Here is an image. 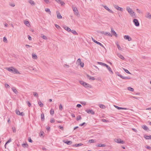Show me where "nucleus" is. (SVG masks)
<instances>
[{
    "label": "nucleus",
    "mask_w": 151,
    "mask_h": 151,
    "mask_svg": "<svg viewBox=\"0 0 151 151\" xmlns=\"http://www.w3.org/2000/svg\"><path fill=\"white\" fill-rule=\"evenodd\" d=\"M79 82L82 85L86 88H88L89 87L90 88H91V86L90 85L85 82L82 81H80Z\"/></svg>",
    "instance_id": "f257e3e1"
},
{
    "label": "nucleus",
    "mask_w": 151,
    "mask_h": 151,
    "mask_svg": "<svg viewBox=\"0 0 151 151\" xmlns=\"http://www.w3.org/2000/svg\"><path fill=\"white\" fill-rule=\"evenodd\" d=\"M126 10L132 16H133L134 15V12L129 7H127L126 8Z\"/></svg>",
    "instance_id": "f03ea898"
},
{
    "label": "nucleus",
    "mask_w": 151,
    "mask_h": 151,
    "mask_svg": "<svg viewBox=\"0 0 151 151\" xmlns=\"http://www.w3.org/2000/svg\"><path fill=\"white\" fill-rule=\"evenodd\" d=\"M114 141L120 144H124L125 143V142L123 140H122L120 139H114Z\"/></svg>",
    "instance_id": "7ed1b4c3"
},
{
    "label": "nucleus",
    "mask_w": 151,
    "mask_h": 151,
    "mask_svg": "<svg viewBox=\"0 0 151 151\" xmlns=\"http://www.w3.org/2000/svg\"><path fill=\"white\" fill-rule=\"evenodd\" d=\"M72 8L73 12L75 13V14L77 16L79 15L77 9L76 7H75L73 6H72Z\"/></svg>",
    "instance_id": "20e7f679"
},
{
    "label": "nucleus",
    "mask_w": 151,
    "mask_h": 151,
    "mask_svg": "<svg viewBox=\"0 0 151 151\" xmlns=\"http://www.w3.org/2000/svg\"><path fill=\"white\" fill-rule=\"evenodd\" d=\"M133 22L135 25L137 27H138L139 25V23L138 20L136 19H134L133 20Z\"/></svg>",
    "instance_id": "39448f33"
},
{
    "label": "nucleus",
    "mask_w": 151,
    "mask_h": 151,
    "mask_svg": "<svg viewBox=\"0 0 151 151\" xmlns=\"http://www.w3.org/2000/svg\"><path fill=\"white\" fill-rule=\"evenodd\" d=\"M86 111L88 114H90L93 115L95 114L94 112L91 109H87L86 110Z\"/></svg>",
    "instance_id": "423d86ee"
},
{
    "label": "nucleus",
    "mask_w": 151,
    "mask_h": 151,
    "mask_svg": "<svg viewBox=\"0 0 151 151\" xmlns=\"http://www.w3.org/2000/svg\"><path fill=\"white\" fill-rule=\"evenodd\" d=\"M114 6V7H115V8L116 9H117V10L120 11L122 12L123 11V8L119 6L118 5H115Z\"/></svg>",
    "instance_id": "0eeeda50"
},
{
    "label": "nucleus",
    "mask_w": 151,
    "mask_h": 151,
    "mask_svg": "<svg viewBox=\"0 0 151 151\" xmlns=\"http://www.w3.org/2000/svg\"><path fill=\"white\" fill-rule=\"evenodd\" d=\"M124 38L127 40H128V41H131L132 40V38L128 35H125L124 37Z\"/></svg>",
    "instance_id": "6e6552de"
},
{
    "label": "nucleus",
    "mask_w": 151,
    "mask_h": 151,
    "mask_svg": "<svg viewBox=\"0 0 151 151\" xmlns=\"http://www.w3.org/2000/svg\"><path fill=\"white\" fill-rule=\"evenodd\" d=\"M111 33L113 35H114L116 37H117V34H116V32L114 30V29L112 27L111 28Z\"/></svg>",
    "instance_id": "1a4fd4ad"
},
{
    "label": "nucleus",
    "mask_w": 151,
    "mask_h": 151,
    "mask_svg": "<svg viewBox=\"0 0 151 151\" xmlns=\"http://www.w3.org/2000/svg\"><path fill=\"white\" fill-rule=\"evenodd\" d=\"M103 7L106 9L110 13H113V11L111 10H110L107 6H104Z\"/></svg>",
    "instance_id": "9d476101"
},
{
    "label": "nucleus",
    "mask_w": 151,
    "mask_h": 151,
    "mask_svg": "<svg viewBox=\"0 0 151 151\" xmlns=\"http://www.w3.org/2000/svg\"><path fill=\"white\" fill-rule=\"evenodd\" d=\"M57 18L58 19L62 18V16H61L59 12L57 11L56 12Z\"/></svg>",
    "instance_id": "9b49d317"
},
{
    "label": "nucleus",
    "mask_w": 151,
    "mask_h": 151,
    "mask_svg": "<svg viewBox=\"0 0 151 151\" xmlns=\"http://www.w3.org/2000/svg\"><path fill=\"white\" fill-rule=\"evenodd\" d=\"M63 28L66 31H67L68 32H70L71 31V30L70 28L66 26H64L63 27Z\"/></svg>",
    "instance_id": "f8f14e48"
},
{
    "label": "nucleus",
    "mask_w": 151,
    "mask_h": 151,
    "mask_svg": "<svg viewBox=\"0 0 151 151\" xmlns=\"http://www.w3.org/2000/svg\"><path fill=\"white\" fill-rule=\"evenodd\" d=\"M63 142L66 144L68 145H70L72 144V142L71 141H68V140H64L63 141Z\"/></svg>",
    "instance_id": "ddd939ff"
},
{
    "label": "nucleus",
    "mask_w": 151,
    "mask_h": 151,
    "mask_svg": "<svg viewBox=\"0 0 151 151\" xmlns=\"http://www.w3.org/2000/svg\"><path fill=\"white\" fill-rule=\"evenodd\" d=\"M13 71L12 72L14 73H16L17 74H20V73L18 71V70L16 68H13Z\"/></svg>",
    "instance_id": "4468645a"
},
{
    "label": "nucleus",
    "mask_w": 151,
    "mask_h": 151,
    "mask_svg": "<svg viewBox=\"0 0 151 151\" xmlns=\"http://www.w3.org/2000/svg\"><path fill=\"white\" fill-rule=\"evenodd\" d=\"M120 77L124 79H130L131 78L130 77H124L122 75H120Z\"/></svg>",
    "instance_id": "2eb2a0df"
},
{
    "label": "nucleus",
    "mask_w": 151,
    "mask_h": 151,
    "mask_svg": "<svg viewBox=\"0 0 151 151\" xmlns=\"http://www.w3.org/2000/svg\"><path fill=\"white\" fill-rule=\"evenodd\" d=\"M55 1L58 3L60 4L62 6L63 5L65 4V3L63 1H62L61 0H55Z\"/></svg>",
    "instance_id": "dca6fc26"
},
{
    "label": "nucleus",
    "mask_w": 151,
    "mask_h": 151,
    "mask_svg": "<svg viewBox=\"0 0 151 151\" xmlns=\"http://www.w3.org/2000/svg\"><path fill=\"white\" fill-rule=\"evenodd\" d=\"M106 68L111 74H113V72L112 71L109 65H108Z\"/></svg>",
    "instance_id": "f3484780"
},
{
    "label": "nucleus",
    "mask_w": 151,
    "mask_h": 151,
    "mask_svg": "<svg viewBox=\"0 0 151 151\" xmlns=\"http://www.w3.org/2000/svg\"><path fill=\"white\" fill-rule=\"evenodd\" d=\"M145 17L151 19V14L149 13H147Z\"/></svg>",
    "instance_id": "a211bd4d"
},
{
    "label": "nucleus",
    "mask_w": 151,
    "mask_h": 151,
    "mask_svg": "<svg viewBox=\"0 0 151 151\" xmlns=\"http://www.w3.org/2000/svg\"><path fill=\"white\" fill-rule=\"evenodd\" d=\"M12 91H13V92H14L15 94H17V93L18 91L15 87H12Z\"/></svg>",
    "instance_id": "6ab92c4d"
},
{
    "label": "nucleus",
    "mask_w": 151,
    "mask_h": 151,
    "mask_svg": "<svg viewBox=\"0 0 151 151\" xmlns=\"http://www.w3.org/2000/svg\"><path fill=\"white\" fill-rule=\"evenodd\" d=\"M117 55L122 60H124V58L123 57V56L121 54L119 53L117 54Z\"/></svg>",
    "instance_id": "aec40b11"
},
{
    "label": "nucleus",
    "mask_w": 151,
    "mask_h": 151,
    "mask_svg": "<svg viewBox=\"0 0 151 151\" xmlns=\"http://www.w3.org/2000/svg\"><path fill=\"white\" fill-rule=\"evenodd\" d=\"M13 67H11L10 68H7L6 69L8 71L10 72H12L13 71Z\"/></svg>",
    "instance_id": "412c9836"
},
{
    "label": "nucleus",
    "mask_w": 151,
    "mask_h": 151,
    "mask_svg": "<svg viewBox=\"0 0 151 151\" xmlns=\"http://www.w3.org/2000/svg\"><path fill=\"white\" fill-rule=\"evenodd\" d=\"M41 120L42 121H43L45 119L44 115L43 113H42L41 114Z\"/></svg>",
    "instance_id": "4be33fe9"
},
{
    "label": "nucleus",
    "mask_w": 151,
    "mask_h": 151,
    "mask_svg": "<svg viewBox=\"0 0 151 151\" xmlns=\"http://www.w3.org/2000/svg\"><path fill=\"white\" fill-rule=\"evenodd\" d=\"M29 2L32 5H35V3L32 0H29Z\"/></svg>",
    "instance_id": "5701e85b"
},
{
    "label": "nucleus",
    "mask_w": 151,
    "mask_h": 151,
    "mask_svg": "<svg viewBox=\"0 0 151 151\" xmlns=\"http://www.w3.org/2000/svg\"><path fill=\"white\" fill-rule=\"evenodd\" d=\"M96 43L98 45H100V46H101L102 47L105 49V50L106 49V48L102 44H101V43L97 41V42H96Z\"/></svg>",
    "instance_id": "b1692460"
},
{
    "label": "nucleus",
    "mask_w": 151,
    "mask_h": 151,
    "mask_svg": "<svg viewBox=\"0 0 151 151\" xmlns=\"http://www.w3.org/2000/svg\"><path fill=\"white\" fill-rule=\"evenodd\" d=\"M11 141H12V140H11V138H10V139H9V140H8V141H7L6 142V143H5V145H4V147H5V148H6V145H7L8 143H9V142H11Z\"/></svg>",
    "instance_id": "393cba45"
},
{
    "label": "nucleus",
    "mask_w": 151,
    "mask_h": 151,
    "mask_svg": "<svg viewBox=\"0 0 151 151\" xmlns=\"http://www.w3.org/2000/svg\"><path fill=\"white\" fill-rule=\"evenodd\" d=\"M24 24L27 26H29L30 25L29 22L28 21H25L24 22Z\"/></svg>",
    "instance_id": "a878e982"
},
{
    "label": "nucleus",
    "mask_w": 151,
    "mask_h": 151,
    "mask_svg": "<svg viewBox=\"0 0 151 151\" xmlns=\"http://www.w3.org/2000/svg\"><path fill=\"white\" fill-rule=\"evenodd\" d=\"M150 136L147 135L145 134L144 135V137L146 139H150Z\"/></svg>",
    "instance_id": "bb28decb"
},
{
    "label": "nucleus",
    "mask_w": 151,
    "mask_h": 151,
    "mask_svg": "<svg viewBox=\"0 0 151 151\" xmlns=\"http://www.w3.org/2000/svg\"><path fill=\"white\" fill-rule=\"evenodd\" d=\"M142 127L145 130H147L148 129V127L146 125H143Z\"/></svg>",
    "instance_id": "cd10ccee"
},
{
    "label": "nucleus",
    "mask_w": 151,
    "mask_h": 151,
    "mask_svg": "<svg viewBox=\"0 0 151 151\" xmlns=\"http://www.w3.org/2000/svg\"><path fill=\"white\" fill-rule=\"evenodd\" d=\"M32 56L33 58L34 59H37V56L36 54H32Z\"/></svg>",
    "instance_id": "c85d7f7f"
},
{
    "label": "nucleus",
    "mask_w": 151,
    "mask_h": 151,
    "mask_svg": "<svg viewBox=\"0 0 151 151\" xmlns=\"http://www.w3.org/2000/svg\"><path fill=\"white\" fill-rule=\"evenodd\" d=\"M115 107L117 109H118V110H121V109H126V108H122V107H119L118 106H115Z\"/></svg>",
    "instance_id": "c756f323"
},
{
    "label": "nucleus",
    "mask_w": 151,
    "mask_h": 151,
    "mask_svg": "<svg viewBox=\"0 0 151 151\" xmlns=\"http://www.w3.org/2000/svg\"><path fill=\"white\" fill-rule=\"evenodd\" d=\"M45 11L47 12H48L49 14H51V11L50 9L48 8H46L45 9Z\"/></svg>",
    "instance_id": "7c9ffc66"
},
{
    "label": "nucleus",
    "mask_w": 151,
    "mask_h": 151,
    "mask_svg": "<svg viewBox=\"0 0 151 151\" xmlns=\"http://www.w3.org/2000/svg\"><path fill=\"white\" fill-rule=\"evenodd\" d=\"M96 146L99 147H104L106 146V145L104 144H98Z\"/></svg>",
    "instance_id": "2f4dec72"
},
{
    "label": "nucleus",
    "mask_w": 151,
    "mask_h": 151,
    "mask_svg": "<svg viewBox=\"0 0 151 151\" xmlns=\"http://www.w3.org/2000/svg\"><path fill=\"white\" fill-rule=\"evenodd\" d=\"M71 32L73 34H74L75 35H78V33L76 32V31L74 30H71Z\"/></svg>",
    "instance_id": "473e14b6"
},
{
    "label": "nucleus",
    "mask_w": 151,
    "mask_h": 151,
    "mask_svg": "<svg viewBox=\"0 0 151 151\" xmlns=\"http://www.w3.org/2000/svg\"><path fill=\"white\" fill-rule=\"evenodd\" d=\"M22 146L24 148L27 147H28V145L26 143L22 144Z\"/></svg>",
    "instance_id": "72a5a7b5"
},
{
    "label": "nucleus",
    "mask_w": 151,
    "mask_h": 151,
    "mask_svg": "<svg viewBox=\"0 0 151 151\" xmlns=\"http://www.w3.org/2000/svg\"><path fill=\"white\" fill-rule=\"evenodd\" d=\"M38 103L39 104V106L40 107H43V104L42 103V102L41 101H40Z\"/></svg>",
    "instance_id": "f704fd0d"
},
{
    "label": "nucleus",
    "mask_w": 151,
    "mask_h": 151,
    "mask_svg": "<svg viewBox=\"0 0 151 151\" xmlns=\"http://www.w3.org/2000/svg\"><path fill=\"white\" fill-rule=\"evenodd\" d=\"M81 119V117L80 115H78L76 118L77 121H78Z\"/></svg>",
    "instance_id": "c9c22d12"
},
{
    "label": "nucleus",
    "mask_w": 151,
    "mask_h": 151,
    "mask_svg": "<svg viewBox=\"0 0 151 151\" xmlns=\"http://www.w3.org/2000/svg\"><path fill=\"white\" fill-rule=\"evenodd\" d=\"M54 111L53 109H51L50 110V114L51 115H53L54 114Z\"/></svg>",
    "instance_id": "e433bc0d"
},
{
    "label": "nucleus",
    "mask_w": 151,
    "mask_h": 151,
    "mask_svg": "<svg viewBox=\"0 0 151 151\" xmlns=\"http://www.w3.org/2000/svg\"><path fill=\"white\" fill-rule=\"evenodd\" d=\"M41 37L42 38H43L45 40L47 39V37L46 36H45L44 35H42V34L41 35Z\"/></svg>",
    "instance_id": "4c0bfd02"
},
{
    "label": "nucleus",
    "mask_w": 151,
    "mask_h": 151,
    "mask_svg": "<svg viewBox=\"0 0 151 151\" xmlns=\"http://www.w3.org/2000/svg\"><path fill=\"white\" fill-rule=\"evenodd\" d=\"M83 145V144L82 143H79L78 144H76L75 145V146L76 147H79L80 146H81Z\"/></svg>",
    "instance_id": "58836bf2"
},
{
    "label": "nucleus",
    "mask_w": 151,
    "mask_h": 151,
    "mask_svg": "<svg viewBox=\"0 0 151 151\" xmlns=\"http://www.w3.org/2000/svg\"><path fill=\"white\" fill-rule=\"evenodd\" d=\"M99 106L100 108L102 109H104L105 108V106L102 104H100Z\"/></svg>",
    "instance_id": "ea45409f"
},
{
    "label": "nucleus",
    "mask_w": 151,
    "mask_h": 151,
    "mask_svg": "<svg viewBox=\"0 0 151 151\" xmlns=\"http://www.w3.org/2000/svg\"><path fill=\"white\" fill-rule=\"evenodd\" d=\"M104 35H108L110 36H112V35L109 32H106L105 33Z\"/></svg>",
    "instance_id": "a19ab883"
},
{
    "label": "nucleus",
    "mask_w": 151,
    "mask_h": 151,
    "mask_svg": "<svg viewBox=\"0 0 151 151\" xmlns=\"http://www.w3.org/2000/svg\"><path fill=\"white\" fill-rule=\"evenodd\" d=\"M123 70H124V71L127 73L131 74V73L127 69H125L124 68H123Z\"/></svg>",
    "instance_id": "79ce46f5"
},
{
    "label": "nucleus",
    "mask_w": 151,
    "mask_h": 151,
    "mask_svg": "<svg viewBox=\"0 0 151 151\" xmlns=\"http://www.w3.org/2000/svg\"><path fill=\"white\" fill-rule=\"evenodd\" d=\"M128 89L129 90V91H134V89L133 88H132L131 87H128Z\"/></svg>",
    "instance_id": "37998d69"
},
{
    "label": "nucleus",
    "mask_w": 151,
    "mask_h": 151,
    "mask_svg": "<svg viewBox=\"0 0 151 151\" xmlns=\"http://www.w3.org/2000/svg\"><path fill=\"white\" fill-rule=\"evenodd\" d=\"M16 113L17 115H19V114H20V111L19 110H16Z\"/></svg>",
    "instance_id": "c03bdc74"
},
{
    "label": "nucleus",
    "mask_w": 151,
    "mask_h": 151,
    "mask_svg": "<svg viewBox=\"0 0 151 151\" xmlns=\"http://www.w3.org/2000/svg\"><path fill=\"white\" fill-rule=\"evenodd\" d=\"M33 95L35 96H38V93L36 92H33Z\"/></svg>",
    "instance_id": "a18cd8bd"
},
{
    "label": "nucleus",
    "mask_w": 151,
    "mask_h": 151,
    "mask_svg": "<svg viewBox=\"0 0 151 151\" xmlns=\"http://www.w3.org/2000/svg\"><path fill=\"white\" fill-rule=\"evenodd\" d=\"M95 142V140H94V139H90L89 140V142L90 143H93V142Z\"/></svg>",
    "instance_id": "49530a36"
},
{
    "label": "nucleus",
    "mask_w": 151,
    "mask_h": 151,
    "mask_svg": "<svg viewBox=\"0 0 151 151\" xmlns=\"http://www.w3.org/2000/svg\"><path fill=\"white\" fill-rule=\"evenodd\" d=\"M89 80H92L93 81H94L95 80V78H94V77H91L89 78Z\"/></svg>",
    "instance_id": "de8ad7c7"
},
{
    "label": "nucleus",
    "mask_w": 151,
    "mask_h": 151,
    "mask_svg": "<svg viewBox=\"0 0 151 151\" xmlns=\"http://www.w3.org/2000/svg\"><path fill=\"white\" fill-rule=\"evenodd\" d=\"M27 103L29 107H30L31 106V104L29 101H27Z\"/></svg>",
    "instance_id": "09e8293b"
},
{
    "label": "nucleus",
    "mask_w": 151,
    "mask_h": 151,
    "mask_svg": "<svg viewBox=\"0 0 151 151\" xmlns=\"http://www.w3.org/2000/svg\"><path fill=\"white\" fill-rule=\"evenodd\" d=\"M80 103L83 105H85L86 103L85 101H81Z\"/></svg>",
    "instance_id": "8fccbe9b"
},
{
    "label": "nucleus",
    "mask_w": 151,
    "mask_h": 151,
    "mask_svg": "<svg viewBox=\"0 0 151 151\" xmlns=\"http://www.w3.org/2000/svg\"><path fill=\"white\" fill-rule=\"evenodd\" d=\"M102 121L104 122H107L109 121L107 120H106L104 119H102Z\"/></svg>",
    "instance_id": "3c124183"
},
{
    "label": "nucleus",
    "mask_w": 151,
    "mask_h": 151,
    "mask_svg": "<svg viewBox=\"0 0 151 151\" xmlns=\"http://www.w3.org/2000/svg\"><path fill=\"white\" fill-rule=\"evenodd\" d=\"M28 140L29 142H32L33 141L32 139H31V138L29 137L28 138Z\"/></svg>",
    "instance_id": "603ef678"
},
{
    "label": "nucleus",
    "mask_w": 151,
    "mask_h": 151,
    "mask_svg": "<svg viewBox=\"0 0 151 151\" xmlns=\"http://www.w3.org/2000/svg\"><path fill=\"white\" fill-rule=\"evenodd\" d=\"M55 26L58 29H59L60 28V27L57 24H55Z\"/></svg>",
    "instance_id": "864d4df0"
},
{
    "label": "nucleus",
    "mask_w": 151,
    "mask_h": 151,
    "mask_svg": "<svg viewBox=\"0 0 151 151\" xmlns=\"http://www.w3.org/2000/svg\"><path fill=\"white\" fill-rule=\"evenodd\" d=\"M79 65H80V66H81V67H83L84 66V63H83L81 62L79 64Z\"/></svg>",
    "instance_id": "5fc2aeb1"
},
{
    "label": "nucleus",
    "mask_w": 151,
    "mask_h": 151,
    "mask_svg": "<svg viewBox=\"0 0 151 151\" xmlns=\"http://www.w3.org/2000/svg\"><path fill=\"white\" fill-rule=\"evenodd\" d=\"M77 62L78 63V64H79L81 62V60L80 58H78L77 60Z\"/></svg>",
    "instance_id": "6e6d98bb"
},
{
    "label": "nucleus",
    "mask_w": 151,
    "mask_h": 151,
    "mask_svg": "<svg viewBox=\"0 0 151 151\" xmlns=\"http://www.w3.org/2000/svg\"><path fill=\"white\" fill-rule=\"evenodd\" d=\"M59 109L60 110H62L63 109V106H62V105L61 104H60V105L59 106Z\"/></svg>",
    "instance_id": "4d7b16f0"
},
{
    "label": "nucleus",
    "mask_w": 151,
    "mask_h": 151,
    "mask_svg": "<svg viewBox=\"0 0 151 151\" xmlns=\"http://www.w3.org/2000/svg\"><path fill=\"white\" fill-rule=\"evenodd\" d=\"M117 47L119 50H122V48H121L119 45H117Z\"/></svg>",
    "instance_id": "13d9d810"
},
{
    "label": "nucleus",
    "mask_w": 151,
    "mask_h": 151,
    "mask_svg": "<svg viewBox=\"0 0 151 151\" xmlns=\"http://www.w3.org/2000/svg\"><path fill=\"white\" fill-rule=\"evenodd\" d=\"M85 124H86L85 122H83V123H82V124H80L79 125V126H83V125H85Z\"/></svg>",
    "instance_id": "bf43d9fd"
},
{
    "label": "nucleus",
    "mask_w": 151,
    "mask_h": 151,
    "mask_svg": "<svg viewBox=\"0 0 151 151\" xmlns=\"http://www.w3.org/2000/svg\"><path fill=\"white\" fill-rule=\"evenodd\" d=\"M5 87L7 88H9L10 87L9 86L8 84H6V83L5 84Z\"/></svg>",
    "instance_id": "052dcab7"
},
{
    "label": "nucleus",
    "mask_w": 151,
    "mask_h": 151,
    "mask_svg": "<svg viewBox=\"0 0 151 151\" xmlns=\"http://www.w3.org/2000/svg\"><path fill=\"white\" fill-rule=\"evenodd\" d=\"M12 129L13 132H16V129L15 127H12Z\"/></svg>",
    "instance_id": "680f3d73"
},
{
    "label": "nucleus",
    "mask_w": 151,
    "mask_h": 151,
    "mask_svg": "<svg viewBox=\"0 0 151 151\" xmlns=\"http://www.w3.org/2000/svg\"><path fill=\"white\" fill-rule=\"evenodd\" d=\"M97 63L100 65H103L104 63L101 62H97Z\"/></svg>",
    "instance_id": "e2e57ef3"
},
{
    "label": "nucleus",
    "mask_w": 151,
    "mask_h": 151,
    "mask_svg": "<svg viewBox=\"0 0 151 151\" xmlns=\"http://www.w3.org/2000/svg\"><path fill=\"white\" fill-rule=\"evenodd\" d=\"M58 127L60 129H61V130H63V126H59Z\"/></svg>",
    "instance_id": "0e129e2a"
},
{
    "label": "nucleus",
    "mask_w": 151,
    "mask_h": 151,
    "mask_svg": "<svg viewBox=\"0 0 151 151\" xmlns=\"http://www.w3.org/2000/svg\"><path fill=\"white\" fill-rule=\"evenodd\" d=\"M25 46L27 48H28V47H32V46H31V45H27V44H26L25 45Z\"/></svg>",
    "instance_id": "69168bd1"
},
{
    "label": "nucleus",
    "mask_w": 151,
    "mask_h": 151,
    "mask_svg": "<svg viewBox=\"0 0 151 151\" xmlns=\"http://www.w3.org/2000/svg\"><path fill=\"white\" fill-rule=\"evenodd\" d=\"M28 38L29 40H32V38L30 35H28Z\"/></svg>",
    "instance_id": "338daca9"
},
{
    "label": "nucleus",
    "mask_w": 151,
    "mask_h": 151,
    "mask_svg": "<svg viewBox=\"0 0 151 151\" xmlns=\"http://www.w3.org/2000/svg\"><path fill=\"white\" fill-rule=\"evenodd\" d=\"M55 122V119H52L50 120V122L51 123H53Z\"/></svg>",
    "instance_id": "774afa93"
}]
</instances>
